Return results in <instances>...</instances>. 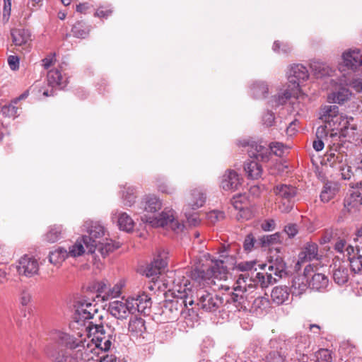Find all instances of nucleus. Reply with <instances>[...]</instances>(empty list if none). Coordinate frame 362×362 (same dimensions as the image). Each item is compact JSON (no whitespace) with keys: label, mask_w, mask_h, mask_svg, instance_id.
Masks as SVG:
<instances>
[{"label":"nucleus","mask_w":362,"mask_h":362,"mask_svg":"<svg viewBox=\"0 0 362 362\" xmlns=\"http://www.w3.org/2000/svg\"><path fill=\"white\" fill-rule=\"evenodd\" d=\"M79 332L77 335L70 334L61 331H55L52 334V339L56 344L64 346L72 351V358L74 362H88L94 360L98 354L95 351V345L90 340V334H86Z\"/></svg>","instance_id":"1"},{"label":"nucleus","mask_w":362,"mask_h":362,"mask_svg":"<svg viewBox=\"0 0 362 362\" xmlns=\"http://www.w3.org/2000/svg\"><path fill=\"white\" fill-rule=\"evenodd\" d=\"M175 283L174 296L173 299L165 300L163 310V313L171 320L177 319L187 305H192L194 303L189 281L183 277L182 280H175Z\"/></svg>","instance_id":"2"},{"label":"nucleus","mask_w":362,"mask_h":362,"mask_svg":"<svg viewBox=\"0 0 362 362\" xmlns=\"http://www.w3.org/2000/svg\"><path fill=\"white\" fill-rule=\"evenodd\" d=\"M74 315V323L78 327H83L86 334H91L97 324L96 318L100 320L102 316L98 314L97 305L88 300H78L75 305Z\"/></svg>","instance_id":"3"},{"label":"nucleus","mask_w":362,"mask_h":362,"mask_svg":"<svg viewBox=\"0 0 362 362\" xmlns=\"http://www.w3.org/2000/svg\"><path fill=\"white\" fill-rule=\"evenodd\" d=\"M339 107L335 105H325L321 109L320 119H323L325 122H329L336 117V122H338L337 129L339 130V136L349 138V139H355V131L356 130V124H351V122L354 120L352 117L346 115L338 116ZM337 134V132L331 134V136Z\"/></svg>","instance_id":"4"},{"label":"nucleus","mask_w":362,"mask_h":362,"mask_svg":"<svg viewBox=\"0 0 362 362\" xmlns=\"http://www.w3.org/2000/svg\"><path fill=\"white\" fill-rule=\"evenodd\" d=\"M228 267L223 259L212 262V264L205 268H194L190 271L189 276L198 283L209 281L211 279H226Z\"/></svg>","instance_id":"5"},{"label":"nucleus","mask_w":362,"mask_h":362,"mask_svg":"<svg viewBox=\"0 0 362 362\" xmlns=\"http://www.w3.org/2000/svg\"><path fill=\"white\" fill-rule=\"evenodd\" d=\"M144 222L148 223L152 227L154 228H164L170 229L176 233L182 231L185 226L178 221L175 217V211L172 209H165L157 216H148L144 215L141 217Z\"/></svg>","instance_id":"6"},{"label":"nucleus","mask_w":362,"mask_h":362,"mask_svg":"<svg viewBox=\"0 0 362 362\" xmlns=\"http://www.w3.org/2000/svg\"><path fill=\"white\" fill-rule=\"evenodd\" d=\"M255 281L247 273L238 275L234 285L233 291L227 299V303H234L236 307H241L244 304L245 293L254 288Z\"/></svg>","instance_id":"7"},{"label":"nucleus","mask_w":362,"mask_h":362,"mask_svg":"<svg viewBox=\"0 0 362 362\" xmlns=\"http://www.w3.org/2000/svg\"><path fill=\"white\" fill-rule=\"evenodd\" d=\"M85 227L87 228L88 235L83 236V243L86 246L88 253H94L96 250V243L100 240H103L105 235V228L100 224L92 221H87L85 223Z\"/></svg>","instance_id":"8"},{"label":"nucleus","mask_w":362,"mask_h":362,"mask_svg":"<svg viewBox=\"0 0 362 362\" xmlns=\"http://www.w3.org/2000/svg\"><path fill=\"white\" fill-rule=\"evenodd\" d=\"M273 192L280 199L279 209L282 212L288 213L293 208V202L297 194V189L291 185L279 184L273 189Z\"/></svg>","instance_id":"9"},{"label":"nucleus","mask_w":362,"mask_h":362,"mask_svg":"<svg viewBox=\"0 0 362 362\" xmlns=\"http://www.w3.org/2000/svg\"><path fill=\"white\" fill-rule=\"evenodd\" d=\"M91 334L94 336L90 340L95 345V351L98 349L104 351L110 350L112 345L115 342V337L112 333L107 334L101 325H95Z\"/></svg>","instance_id":"10"},{"label":"nucleus","mask_w":362,"mask_h":362,"mask_svg":"<svg viewBox=\"0 0 362 362\" xmlns=\"http://www.w3.org/2000/svg\"><path fill=\"white\" fill-rule=\"evenodd\" d=\"M197 306L206 312H214L222 304L221 298L203 289L197 291Z\"/></svg>","instance_id":"11"},{"label":"nucleus","mask_w":362,"mask_h":362,"mask_svg":"<svg viewBox=\"0 0 362 362\" xmlns=\"http://www.w3.org/2000/svg\"><path fill=\"white\" fill-rule=\"evenodd\" d=\"M134 305L131 304L130 298H122L120 300L110 301L107 310L115 318L126 319L130 314H134Z\"/></svg>","instance_id":"12"},{"label":"nucleus","mask_w":362,"mask_h":362,"mask_svg":"<svg viewBox=\"0 0 362 362\" xmlns=\"http://www.w3.org/2000/svg\"><path fill=\"white\" fill-rule=\"evenodd\" d=\"M12 42L18 47V50L28 53L31 50L32 38L31 33L24 28H13L11 30Z\"/></svg>","instance_id":"13"},{"label":"nucleus","mask_w":362,"mask_h":362,"mask_svg":"<svg viewBox=\"0 0 362 362\" xmlns=\"http://www.w3.org/2000/svg\"><path fill=\"white\" fill-rule=\"evenodd\" d=\"M47 88H40L39 93H42L45 97L53 96L55 94L54 88L58 87L62 89L66 86V81H63L62 74L58 69L50 70L47 73Z\"/></svg>","instance_id":"14"},{"label":"nucleus","mask_w":362,"mask_h":362,"mask_svg":"<svg viewBox=\"0 0 362 362\" xmlns=\"http://www.w3.org/2000/svg\"><path fill=\"white\" fill-rule=\"evenodd\" d=\"M330 268L332 269V279L335 284L343 286L349 281L350 274L347 262L341 261L339 258H335L333 259Z\"/></svg>","instance_id":"15"},{"label":"nucleus","mask_w":362,"mask_h":362,"mask_svg":"<svg viewBox=\"0 0 362 362\" xmlns=\"http://www.w3.org/2000/svg\"><path fill=\"white\" fill-rule=\"evenodd\" d=\"M309 77L307 68L302 64H293L288 71V85L293 88L298 89V92L301 93L300 84L305 81Z\"/></svg>","instance_id":"16"},{"label":"nucleus","mask_w":362,"mask_h":362,"mask_svg":"<svg viewBox=\"0 0 362 362\" xmlns=\"http://www.w3.org/2000/svg\"><path fill=\"white\" fill-rule=\"evenodd\" d=\"M38 270V262L33 257L25 255L19 259L17 271L20 275L31 277L37 274Z\"/></svg>","instance_id":"17"},{"label":"nucleus","mask_w":362,"mask_h":362,"mask_svg":"<svg viewBox=\"0 0 362 362\" xmlns=\"http://www.w3.org/2000/svg\"><path fill=\"white\" fill-rule=\"evenodd\" d=\"M243 146H247V152L250 158H255L258 160L266 162L269 160L270 156L269 147L267 148L264 145H262L255 141L248 142L243 141L242 144Z\"/></svg>","instance_id":"18"},{"label":"nucleus","mask_w":362,"mask_h":362,"mask_svg":"<svg viewBox=\"0 0 362 362\" xmlns=\"http://www.w3.org/2000/svg\"><path fill=\"white\" fill-rule=\"evenodd\" d=\"M167 265L166 253H160L153 261L148 264L144 270L145 275L153 280L161 273L163 269Z\"/></svg>","instance_id":"19"},{"label":"nucleus","mask_w":362,"mask_h":362,"mask_svg":"<svg viewBox=\"0 0 362 362\" xmlns=\"http://www.w3.org/2000/svg\"><path fill=\"white\" fill-rule=\"evenodd\" d=\"M309 264L304 269L303 275H298L293 278L291 285V292L293 295L300 296L303 294L309 287L308 273L311 270Z\"/></svg>","instance_id":"20"},{"label":"nucleus","mask_w":362,"mask_h":362,"mask_svg":"<svg viewBox=\"0 0 362 362\" xmlns=\"http://www.w3.org/2000/svg\"><path fill=\"white\" fill-rule=\"evenodd\" d=\"M47 355L53 362H74L72 351L65 349L49 346L46 349Z\"/></svg>","instance_id":"21"},{"label":"nucleus","mask_w":362,"mask_h":362,"mask_svg":"<svg viewBox=\"0 0 362 362\" xmlns=\"http://www.w3.org/2000/svg\"><path fill=\"white\" fill-rule=\"evenodd\" d=\"M300 97L303 98L305 96L301 95V93L298 92V89L293 88L288 85L286 89L274 95L270 102L273 107H278L284 105L291 98L298 100Z\"/></svg>","instance_id":"22"},{"label":"nucleus","mask_w":362,"mask_h":362,"mask_svg":"<svg viewBox=\"0 0 362 362\" xmlns=\"http://www.w3.org/2000/svg\"><path fill=\"white\" fill-rule=\"evenodd\" d=\"M240 175L233 170H228L222 177L221 187L225 191H235L240 185Z\"/></svg>","instance_id":"23"},{"label":"nucleus","mask_w":362,"mask_h":362,"mask_svg":"<svg viewBox=\"0 0 362 362\" xmlns=\"http://www.w3.org/2000/svg\"><path fill=\"white\" fill-rule=\"evenodd\" d=\"M318 259L317 245L314 243H308L300 252L296 265Z\"/></svg>","instance_id":"24"},{"label":"nucleus","mask_w":362,"mask_h":362,"mask_svg":"<svg viewBox=\"0 0 362 362\" xmlns=\"http://www.w3.org/2000/svg\"><path fill=\"white\" fill-rule=\"evenodd\" d=\"M131 304L134 305V313L139 312L146 314L151 307V299L146 293L130 297Z\"/></svg>","instance_id":"25"},{"label":"nucleus","mask_w":362,"mask_h":362,"mask_svg":"<svg viewBox=\"0 0 362 362\" xmlns=\"http://www.w3.org/2000/svg\"><path fill=\"white\" fill-rule=\"evenodd\" d=\"M361 56L359 49H357L344 52L342 59L344 66L352 70H356L362 66Z\"/></svg>","instance_id":"26"},{"label":"nucleus","mask_w":362,"mask_h":362,"mask_svg":"<svg viewBox=\"0 0 362 362\" xmlns=\"http://www.w3.org/2000/svg\"><path fill=\"white\" fill-rule=\"evenodd\" d=\"M267 267L268 271L273 273L278 280L287 274L286 263L281 257H277L274 260L272 259Z\"/></svg>","instance_id":"27"},{"label":"nucleus","mask_w":362,"mask_h":362,"mask_svg":"<svg viewBox=\"0 0 362 362\" xmlns=\"http://www.w3.org/2000/svg\"><path fill=\"white\" fill-rule=\"evenodd\" d=\"M206 202V194L199 188L192 190L188 199V206L195 210L202 207Z\"/></svg>","instance_id":"28"},{"label":"nucleus","mask_w":362,"mask_h":362,"mask_svg":"<svg viewBox=\"0 0 362 362\" xmlns=\"http://www.w3.org/2000/svg\"><path fill=\"white\" fill-rule=\"evenodd\" d=\"M112 218H117L119 229L126 232H130L134 227V222L125 212L116 211L112 214Z\"/></svg>","instance_id":"29"},{"label":"nucleus","mask_w":362,"mask_h":362,"mask_svg":"<svg viewBox=\"0 0 362 362\" xmlns=\"http://www.w3.org/2000/svg\"><path fill=\"white\" fill-rule=\"evenodd\" d=\"M128 330L134 337H141L146 332L145 320L140 317H132L129 322Z\"/></svg>","instance_id":"30"},{"label":"nucleus","mask_w":362,"mask_h":362,"mask_svg":"<svg viewBox=\"0 0 362 362\" xmlns=\"http://www.w3.org/2000/svg\"><path fill=\"white\" fill-rule=\"evenodd\" d=\"M252 279L255 281L254 287L257 284H259L262 288H267L269 285L274 284L278 281V279L274 276L273 273L269 271L266 272H257L255 274V278Z\"/></svg>","instance_id":"31"},{"label":"nucleus","mask_w":362,"mask_h":362,"mask_svg":"<svg viewBox=\"0 0 362 362\" xmlns=\"http://www.w3.org/2000/svg\"><path fill=\"white\" fill-rule=\"evenodd\" d=\"M119 247V243L114 242L111 239H103L96 243V250L102 257H105L109 253Z\"/></svg>","instance_id":"32"},{"label":"nucleus","mask_w":362,"mask_h":362,"mask_svg":"<svg viewBox=\"0 0 362 362\" xmlns=\"http://www.w3.org/2000/svg\"><path fill=\"white\" fill-rule=\"evenodd\" d=\"M290 291L287 286H276L271 293V298L273 303L276 305H281L288 300Z\"/></svg>","instance_id":"33"},{"label":"nucleus","mask_w":362,"mask_h":362,"mask_svg":"<svg viewBox=\"0 0 362 362\" xmlns=\"http://www.w3.org/2000/svg\"><path fill=\"white\" fill-rule=\"evenodd\" d=\"M244 170L247 177L252 180H257L261 177L263 172L262 165L254 160L245 162Z\"/></svg>","instance_id":"34"},{"label":"nucleus","mask_w":362,"mask_h":362,"mask_svg":"<svg viewBox=\"0 0 362 362\" xmlns=\"http://www.w3.org/2000/svg\"><path fill=\"white\" fill-rule=\"evenodd\" d=\"M339 191V185L334 182H327L320 194V199L323 202H328L334 197Z\"/></svg>","instance_id":"35"},{"label":"nucleus","mask_w":362,"mask_h":362,"mask_svg":"<svg viewBox=\"0 0 362 362\" xmlns=\"http://www.w3.org/2000/svg\"><path fill=\"white\" fill-rule=\"evenodd\" d=\"M329 284L328 278L321 273H316L313 275L309 281V287L313 290L322 291L327 288Z\"/></svg>","instance_id":"36"},{"label":"nucleus","mask_w":362,"mask_h":362,"mask_svg":"<svg viewBox=\"0 0 362 362\" xmlns=\"http://www.w3.org/2000/svg\"><path fill=\"white\" fill-rule=\"evenodd\" d=\"M162 202L154 195H148L145 198L144 210L148 213H156L162 208Z\"/></svg>","instance_id":"37"},{"label":"nucleus","mask_w":362,"mask_h":362,"mask_svg":"<svg viewBox=\"0 0 362 362\" xmlns=\"http://www.w3.org/2000/svg\"><path fill=\"white\" fill-rule=\"evenodd\" d=\"M344 205L348 211H351L362 205L361 192H353L349 196L345 197Z\"/></svg>","instance_id":"38"},{"label":"nucleus","mask_w":362,"mask_h":362,"mask_svg":"<svg viewBox=\"0 0 362 362\" xmlns=\"http://www.w3.org/2000/svg\"><path fill=\"white\" fill-rule=\"evenodd\" d=\"M251 90L255 98H264L269 93V86L264 81H256L252 84Z\"/></svg>","instance_id":"39"},{"label":"nucleus","mask_w":362,"mask_h":362,"mask_svg":"<svg viewBox=\"0 0 362 362\" xmlns=\"http://www.w3.org/2000/svg\"><path fill=\"white\" fill-rule=\"evenodd\" d=\"M90 26L83 21L76 22L71 28V33L75 37L86 38L90 33Z\"/></svg>","instance_id":"40"},{"label":"nucleus","mask_w":362,"mask_h":362,"mask_svg":"<svg viewBox=\"0 0 362 362\" xmlns=\"http://www.w3.org/2000/svg\"><path fill=\"white\" fill-rule=\"evenodd\" d=\"M258 240L262 247H267L276 243H281L283 238L281 233H276L272 235H263Z\"/></svg>","instance_id":"41"},{"label":"nucleus","mask_w":362,"mask_h":362,"mask_svg":"<svg viewBox=\"0 0 362 362\" xmlns=\"http://www.w3.org/2000/svg\"><path fill=\"white\" fill-rule=\"evenodd\" d=\"M69 257L68 252L62 247L49 252V260L53 264H58L64 261Z\"/></svg>","instance_id":"42"},{"label":"nucleus","mask_w":362,"mask_h":362,"mask_svg":"<svg viewBox=\"0 0 362 362\" xmlns=\"http://www.w3.org/2000/svg\"><path fill=\"white\" fill-rule=\"evenodd\" d=\"M326 162L330 167L337 169L340 168V165L343 164V161L346 158V156L341 153H330L326 156Z\"/></svg>","instance_id":"43"},{"label":"nucleus","mask_w":362,"mask_h":362,"mask_svg":"<svg viewBox=\"0 0 362 362\" xmlns=\"http://www.w3.org/2000/svg\"><path fill=\"white\" fill-rule=\"evenodd\" d=\"M350 91L347 88H342L338 91L333 93L330 98L334 103L343 104L350 98Z\"/></svg>","instance_id":"44"},{"label":"nucleus","mask_w":362,"mask_h":362,"mask_svg":"<svg viewBox=\"0 0 362 362\" xmlns=\"http://www.w3.org/2000/svg\"><path fill=\"white\" fill-rule=\"evenodd\" d=\"M62 227L61 226H52L46 233L45 238L49 243H55L62 237Z\"/></svg>","instance_id":"45"},{"label":"nucleus","mask_w":362,"mask_h":362,"mask_svg":"<svg viewBox=\"0 0 362 362\" xmlns=\"http://www.w3.org/2000/svg\"><path fill=\"white\" fill-rule=\"evenodd\" d=\"M124 190L122 191V198L124 204L131 206L136 200V190L133 187H124Z\"/></svg>","instance_id":"46"},{"label":"nucleus","mask_w":362,"mask_h":362,"mask_svg":"<svg viewBox=\"0 0 362 362\" xmlns=\"http://www.w3.org/2000/svg\"><path fill=\"white\" fill-rule=\"evenodd\" d=\"M349 264L351 270L354 273H358L362 270V255L358 252L356 255H353V257H349Z\"/></svg>","instance_id":"47"},{"label":"nucleus","mask_w":362,"mask_h":362,"mask_svg":"<svg viewBox=\"0 0 362 362\" xmlns=\"http://www.w3.org/2000/svg\"><path fill=\"white\" fill-rule=\"evenodd\" d=\"M83 243V238L81 240H77L76 243L69 247L68 252L69 256L78 257L81 256L85 252V249Z\"/></svg>","instance_id":"48"},{"label":"nucleus","mask_w":362,"mask_h":362,"mask_svg":"<svg viewBox=\"0 0 362 362\" xmlns=\"http://www.w3.org/2000/svg\"><path fill=\"white\" fill-rule=\"evenodd\" d=\"M255 264L256 262L254 261L243 262L235 266V269L238 271L243 272V274L247 273L249 276H253L252 275H250V272L254 268ZM253 274L254 272H251V274Z\"/></svg>","instance_id":"49"},{"label":"nucleus","mask_w":362,"mask_h":362,"mask_svg":"<svg viewBox=\"0 0 362 362\" xmlns=\"http://www.w3.org/2000/svg\"><path fill=\"white\" fill-rule=\"evenodd\" d=\"M269 300L267 298L259 296L256 298L252 303V308L257 310H264L269 307Z\"/></svg>","instance_id":"50"},{"label":"nucleus","mask_w":362,"mask_h":362,"mask_svg":"<svg viewBox=\"0 0 362 362\" xmlns=\"http://www.w3.org/2000/svg\"><path fill=\"white\" fill-rule=\"evenodd\" d=\"M122 285L121 284H115L112 288H108L107 291L103 296V300H107L109 298H115L120 295Z\"/></svg>","instance_id":"51"},{"label":"nucleus","mask_w":362,"mask_h":362,"mask_svg":"<svg viewBox=\"0 0 362 362\" xmlns=\"http://www.w3.org/2000/svg\"><path fill=\"white\" fill-rule=\"evenodd\" d=\"M264 361L265 362H286L285 356L276 351L269 352Z\"/></svg>","instance_id":"52"},{"label":"nucleus","mask_w":362,"mask_h":362,"mask_svg":"<svg viewBox=\"0 0 362 362\" xmlns=\"http://www.w3.org/2000/svg\"><path fill=\"white\" fill-rule=\"evenodd\" d=\"M317 362H332V357L331 351L328 349H322L316 353Z\"/></svg>","instance_id":"53"},{"label":"nucleus","mask_w":362,"mask_h":362,"mask_svg":"<svg viewBox=\"0 0 362 362\" xmlns=\"http://www.w3.org/2000/svg\"><path fill=\"white\" fill-rule=\"evenodd\" d=\"M1 113L5 117H15L18 113V107L13 104L5 105L1 107Z\"/></svg>","instance_id":"54"},{"label":"nucleus","mask_w":362,"mask_h":362,"mask_svg":"<svg viewBox=\"0 0 362 362\" xmlns=\"http://www.w3.org/2000/svg\"><path fill=\"white\" fill-rule=\"evenodd\" d=\"M341 173V177L344 180H349L352 175L351 168L347 165L346 159L343 161V164L340 165V168H337Z\"/></svg>","instance_id":"55"},{"label":"nucleus","mask_w":362,"mask_h":362,"mask_svg":"<svg viewBox=\"0 0 362 362\" xmlns=\"http://www.w3.org/2000/svg\"><path fill=\"white\" fill-rule=\"evenodd\" d=\"M285 149L286 146L280 142H272L269 145L270 153L272 152L274 155L279 157L283 156Z\"/></svg>","instance_id":"56"},{"label":"nucleus","mask_w":362,"mask_h":362,"mask_svg":"<svg viewBox=\"0 0 362 362\" xmlns=\"http://www.w3.org/2000/svg\"><path fill=\"white\" fill-rule=\"evenodd\" d=\"M255 243L256 240L252 235V234H248L245 237L243 243L244 250L247 252H251L252 249L255 247Z\"/></svg>","instance_id":"57"},{"label":"nucleus","mask_w":362,"mask_h":362,"mask_svg":"<svg viewBox=\"0 0 362 362\" xmlns=\"http://www.w3.org/2000/svg\"><path fill=\"white\" fill-rule=\"evenodd\" d=\"M157 186L159 191L163 193L172 194L175 191V188L173 186L168 185L165 182L158 180Z\"/></svg>","instance_id":"58"},{"label":"nucleus","mask_w":362,"mask_h":362,"mask_svg":"<svg viewBox=\"0 0 362 362\" xmlns=\"http://www.w3.org/2000/svg\"><path fill=\"white\" fill-rule=\"evenodd\" d=\"M272 49L274 52L280 53L284 52L286 53L288 52L291 49L289 46L288 45H281L279 41H275L274 42Z\"/></svg>","instance_id":"59"},{"label":"nucleus","mask_w":362,"mask_h":362,"mask_svg":"<svg viewBox=\"0 0 362 362\" xmlns=\"http://www.w3.org/2000/svg\"><path fill=\"white\" fill-rule=\"evenodd\" d=\"M284 233L291 238H293L298 233V228L296 224H288L285 226Z\"/></svg>","instance_id":"60"},{"label":"nucleus","mask_w":362,"mask_h":362,"mask_svg":"<svg viewBox=\"0 0 362 362\" xmlns=\"http://www.w3.org/2000/svg\"><path fill=\"white\" fill-rule=\"evenodd\" d=\"M318 70V76H324L326 75H329V72L332 71L328 66H325L324 64H315L313 66V69L317 71Z\"/></svg>","instance_id":"61"},{"label":"nucleus","mask_w":362,"mask_h":362,"mask_svg":"<svg viewBox=\"0 0 362 362\" xmlns=\"http://www.w3.org/2000/svg\"><path fill=\"white\" fill-rule=\"evenodd\" d=\"M262 121L264 125L267 127H271L274 122V114L272 112L268 111L264 115Z\"/></svg>","instance_id":"62"},{"label":"nucleus","mask_w":362,"mask_h":362,"mask_svg":"<svg viewBox=\"0 0 362 362\" xmlns=\"http://www.w3.org/2000/svg\"><path fill=\"white\" fill-rule=\"evenodd\" d=\"M8 63L12 70H17L19 68V58L17 56L11 55L8 57Z\"/></svg>","instance_id":"63"},{"label":"nucleus","mask_w":362,"mask_h":362,"mask_svg":"<svg viewBox=\"0 0 362 362\" xmlns=\"http://www.w3.org/2000/svg\"><path fill=\"white\" fill-rule=\"evenodd\" d=\"M112 12V11L110 8L100 7L96 10L95 16L99 18H107L110 15H111Z\"/></svg>","instance_id":"64"}]
</instances>
